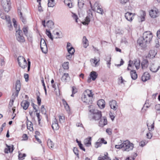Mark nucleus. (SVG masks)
<instances>
[{"instance_id": "f257e3e1", "label": "nucleus", "mask_w": 160, "mask_h": 160, "mask_svg": "<svg viewBox=\"0 0 160 160\" xmlns=\"http://www.w3.org/2000/svg\"><path fill=\"white\" fill-rule=\"evenodd\" d=\"M93 94L92 91L89 89L86 90L82 95V101L88 104H91L92 102Z\"/></svg>"}, {"instance_id": "f03ea898", "label": "nucleus", "mask_w": 160, "mask_h": 160, "mask_svg": "<svg viewBox=\"0 0 160 160\" xmlns=\"http://www.w3.org/2000/svg\"><path fill=\"white\" fill-rule=\"evenodd\" d=\"M115 147L117 149L122 148L123 151H129L133 149V145L129 141L126 140L120 145H116Z\"/></svg>"}, {"instance_id": "7ed1b4c3", "label": "nucleus", "mask_w": 160, "mask_h": 160, "mask_svg": "<svg viewBox=\"0 0 160 160\" xmlns=\"http://www.w3.org/2000/svg\"><path fill=\"white\" fill-rule=\"evenodd\" d=\"M21 87L20 81L19 80H17L16 83V92H14L12 95V98L13 99L11 100L9 102V107L10 109H11V108H12V107L13 105L14 100L15 98V97H17L18 95L19 92L20 90Z\"/></svg>"}, {"instance_id": "20e7f679", "label": "nucleus", "mask_w": 160, "mask_h": 160, "mask_svg": "<svg viewBox=\"0 0 160 160\" xmlns=\"http://www.w3.org/2000/svg\"><path fill=\"white\" fill-rule=\"evenodd\" d=\"M92 106H89L88 108L89 112L92 113V118L95 120H98L101 117V112L95 108L90 109V108Z\"/></svg>"}, {"instance_id": "39448f33", "label": "nucleus", "mask_w": 160, "mask_h": 160, "mask_svg": "<svg viewBox=\"0 0 160 160\" xmlns=\"http://www.w3.org/2000/svg\"><path fill=\"white\" fill-rule=\"evenodd\" d=\"M140 64V61L139 59H135L133 61L130 60L127 69L128 70H131L129 68V67L132 66H135L136 68L138 69L139 68Z\"/></svg>"}, {"instance_id": "423d86ee", "label": "nucleus", "mask_w": 160, "mask_h": 160, "mask_svg": "<svg viewBox=\"0 0 160 160\" xmlns=\"http://www.w3.org/2000/svg\"><path fill=\"white\" fill-rule=\"evenodd\" d=\"M1 5L6 12H8L10 8V0H1Z\"/></svg>"}, {"instance_id": "0eeeda50", "label": "nucleus", "mask_w": 160, "mask_h": 160, "mask_svg": "<svg viewBox=\"0 0 160 160\" xmlns=\"http://www.w3.org/2000/svg\"><path fill=\"white\" fill-rule=\"evenodd\" d=\"M18 61L19 66L22 68H25L27 67V61L23 56L18 57Z\"/></svg>"}, {"instance_id": "6e6552de", "label": "nucleus", "mask_w": 160, "mask_h": 160, "mask_svg": "<svg viewBox=\"0 0 160 160\" xmlns=\"http://www.w3.org/2000/svg\"><path fill=\"white\" fill-rule=\"evenodd\" d=\"M152 35V33L150 32H146L143 34V38L144 40L147 43H149L151 40Z\"/></svg>"}, {"instance_id": "1a4fd4ad", "label": "nucleus", "mask_w": 160, "mask_h": 160, "mask_svg": "<svg viewBox=\"0 0 160 160\" xmlns=\"http://www.w3.org/2000/svg\"><path fill=\"white\" fill-rule=\"evenodd\" d=\"M91 7L92 10L94 11H96L98 13H99L102 15L103 13V11L102 8H100L98 2H96L95 3L93 7L92 8L91 5Z\"/></svg>"}, {"instance_id": "9d476101", "label": "nucleus", "mask_w": 160, "mask_h": 160, "mask_svg": "<svg viewBox=\"0 0 160 160\" xmlns=\"http://www.w3.org/2000/svg\"><path fill=\"white\" fill-rule=\"evenodd\" d=\"M40 45L42 52L44 53H47L48 51V48L46 42L44 39L41 38Z\"/></svg>"}, {"instance_id": "9b49d317", "label": "nucleus", "mask_w": 160, "mask_h": 160, "mask_svg": "<svg viewBox=\"0 0 160 160\" xmlns=\"http://www.w3.org/2000/svg\"><path fill=\"white\" fill-rule=\"evenodd\" d=\"M16 35L17 39L18 41L21 42H25L24 38L22 35L21 30H18V31H17Z\"/></svg>"}, {"instance_id": "f8f14e48", "label": "nucleus", "mask_w": 160, "mask_h": 160, "mask_svg": "<svg viewBox=\"0 0 160 160\" xmlns=\"http://www.w3.org/2000/svg\"><path fill=\"white\" fill-rule=\"evenodd\" d=\"M160 68V66L157 63H152L150 65V70L153 72H157Z\"/></svg>"}, {"instance_id": "ddd939ff", "label": "nucleus", "mask_w": 160, "mask_h": 160, "mask_svg": "<svg viewBox=\"0 0 160 160\" xmlns=\"http://www.w3.org/2000/svg\"><path fill=\"white\" fill-rule=\"evenodd\" d=\"M149 13L150 16L152 18H155L158 16L159 12L157 9L154 8L153 9L151 10Z\"/></svg>"}, {"instance_id": "4468645a", "label": "nucleus", "mask_w": 160, "mask_h": 160, "mask_svg": "<svg viewBox=\"0 0 160 160\" xmlns=\"http://www.w3.org/2000/svg\"><path fill=\"white\" fill-rule=\"evenodd\" d=\"M135 15L134 13L127 12L125 13V17L127 20L131 22L134 19V16Z\"/></svg>"}, {"instance_id": "2eb2a0df", "label": "nucleus", "mask_w": 160, "mask_h": 160, "mask_svg": "<svg viewBox=\"0 0 160 160\" xmlns=\"http://www.w3.org/2000/svg\"><path fill=\"white\" fill-rule=\"evenodd\" d=\"M154 121L152 120H149L147 122V125L149 131H151L154 130Z\"/></svg>"}, {"instance_id": "dca6fc26", "label": "nucleus", "mask_w": 160, "mask_h": 160, "mask_svg": "<svg viewBox=\"0 0 160 160\" xmlns=\"http://www.w3.org/2000/svg\"><path fill=\"white\" fill-rule=\"evenodd\" d=\"M109 104L111 108L114 110L115 111L117 109L118 106L117 105V102L116 101L112 100L111 101H110Z\"/></svg>"}, {"instance_id": "f3484780", "label": "nucleus", "mask_w": 160, "mask_h": 160, "mask_svg": "<svg viewBox=\"0 0 160 160\" xmlns=\"http://www.w3.org/2000/svg\"><path fill=\"white\" fill-rule=\"evenodd\" d=\"M107 124V121L106 117H102L99 122V125L100 127H103Z\"/></svg>"}, {"instance_id": "a211bd4d", "label": "nucleus", "mask_w": 160, "mask_h": 160, "mask_svg": "<svg viewBox=\"0 0 160 160\" xmlns=\"http://www.w3.org/2000/svg\"><path fill=\"white\" fill-rule=\"evenodd\" d=\"M61 80L65 82H69L70 80V78L68 73H64L61 78Z\"/></svg>"}, {"instance_id": "6ab92c4d", "label": "nucleus", "mask_w": 160, "mask_h": 160, "mask_svg": "<svg viewBox=\"0 0 160 160\" xmlns=\"http://www.w3.org/2000/svg\"><path fill=\"white\" fill-rule=\"evenodd\" d=\"M137 43L140 46L142 47H144L146 45V42L144 40L143 37H141L139 38L137 41Z\"/></svg>"}, {"instance_id": "aec40b11", "label": "nucleus", "mask_w": 160, "mask_h": 160, "mask_svg": "<svg viewBox=\"0 0 160 160\" xmlns=\"http://www.w3.org/2000/svg\"><path fill=\"white\" fill-rule=\"evenodd\" d=\"M52 129L54 130H57L59 128V126L56 118H54L52 121Z\"/></svg>"}, {"instance_id": "412c9836", "label": "nucleus", "mask_w": 160, "mask_h": 160, "mask_svg": "<svg viewBox=\"0 0 160 160\" xmlns=\"http://www.w3.org/2000/svg\"><path fill=\"white\" fill-rule=\"evenodd\" d=\"M150 78V75L148 72L144 73L141 78L143 82H146L147 80H149Z\"/></svg>"}, {"instance_id": "4be33fe9", "label": "nucleus", "mask_w": 160, "mask_h": 160, "mask_svg": "<svg viewBox=\"0 0 160 160\" xmlns=\"http://www.w3.org/2000/svg\"><path fill=\"white\" fill-rule=\"evenodd\" d=\"M157 51L155 50H151L149 51L147 57L150 58H153L157 54Z\"/></svg>"}, {"instance_id": "5701e85b", "label": "nucleus", "mask_w": 160, "mask_h": 160, "mask_svg": "<svg viewBox=\"0 0 160 160\" xmlns=\"http://www.w3.org/2000/svg\"><path fill=\"white\" fill-rule=\"evenodd\" d=\"M140 15L139 16L138 19L141 22H142L145 20L146 13L145 12L143 11H141L140 12Z\"/></svg>"}, {"instance_id": "b1692460", "label": "nucleus", "mask_w": 160, "mask_h": 160, "mask_svg": "<svg viewBox=\"0 0 160 160\" xmlns=\"http://www.w3.org/2000/svg\"><path fill=\"white\" fill-rule=\"evenodd\" d=\"M90 61L93 67H96L97 65H98V63L99 61V59H97L95 58H94L91 59Z\"/></svg>"}, {"instance_id": "393cba45", "label": "nucleus", "mask_w": 160, "mask_h": 160, "mask_svg": "<svg viewBox=\"0 0 160 160\" xmlns=\"http://www.w3.org/2000/svg\"><path fill=\"white\" fill-rule=\"evenodd\" d=\"M29 105V102L28 101L25 100L23 101L21 103V105L23 109L26 110L27 109Z\"/></svg>"}, {"instance_id": "a878e982", "label": "nucleus", "mask_w": 160, "mask_h": 160, "mask_svg": "<svg viewBox=\"0 0 160 160\" xmlns=\"http://www.w3.org/2000/svg\"><path fill=\"white\" fill-rule=\"evenodd\" d=\"M105 102L103 99L99 100L97 102V104L100 108H103L105 107Z\"/></svg>"}, {"instance_id": "bb28decb", "label": "nucleus", "mask_w": 160, "mask_h": 160, "mask_svg": "<svg viewBox=\"0 0 160 160\" xmlns=\"http://www.w3.org/2000/svg\"><path fill=\"white\" fill-rule=\"evenodd\" d=\"M91 137H89L86 138L84 141V144L87 147H89L91 145Z\"/></svg>"}, {"instance_id": "cd10ccee", "label": "nucleus", "mask_w": 160, "mask_h": 160, "mask_svg": "<svg viewBox=\"0 0 160 160\" xmlns=\"http://www.w3.org/2000/svg\"><path fill=\"white\" fill-rule=\"evenodd\" d=\"M148 65V62L147 59H144L141 62V66L142 69L147 68Z\"/></svg>"}, {"instance_id": "c85d7f7f", "label": "nucleus", "mask_w": 160, "mask_h": 160, "mask_svg": "<svg viewBox=\"0 0 160 160\" xmlns=\"http://www.w3.org/2000/svg\"><path fill=\"white\" fill-rule=\"evenodd\" d=\"M47 26L50 29H52L54 28V24L51 20H49L47 22Z\"/></svg>"}, {"instance_id": "c756f323", "label": "nucleus", "mask_w": 160, "mask_h": 160, "mask_svg": "<svg viewBox=\"0 0 160 160\" xmlns=\"http://www.w3.org/2000/svg\"><path fill=\"white\" fill-rule=\"evenodd\" d=\"M130 74L132 79L135 80L137 78V74L135 70H131Z\"/></svg>"}, {"instance_id": "7c9ffc66", "label": "nucleus", "mask_w": 160, "mask_h": 160, "mask_svg": "<svg viewBox=\"0 0 160 160\" xmlns=\"http://www.w3.org/2000/svg\"><path fill=\"white\" fill-rule=\"evenodd\" d=\"M97 74L96 72L92 71L91 72L90 74V76L91 78L93 81L95 80L97 77Z\"/></svg>"}, {"instance_id": "2f4dec72", "label": "nucleus", "mask_w": 160, "mask_h": 160, "mask_svg": "<svg viewBox=\"0 0 160 160\" xmlns=\"http://www.w3.org/2000/svg\"><path fill=\"white\" fill-rule=\"evenodd\" d=\"M82 42L83 47L85 48H86L88 46V41L87 39L85 36H84L83 38Z\"/></svg>"}, {"instance_id": "473e14b6", "label": "nucleus", "mask_w": 160, "mask_h": 160, "mask_svg": "<svg viewBox=\"0 0 160 160\" xmlns=\"http://www.w3.org/2000/svg\"><path fill=\"white\" fill-rule=\"evenodd\" d=\"M27 127L28 129L30 131H32L33 130V125L31 122L28 121L27 122Z\"/></svg>"}, {"instance_id": "72a5a7b5", "label": "nucleus", "mask_w": 160, "mask_h": 160, "mask_svg": "<svg viewBox=\"0 0 160 160\" xmlns=\"http://www.w3.org/2000/svg\"><path fill=\"white\" fill-rule=\"evenodd\" d=\"M111 57L109 56H108L106 58V60H105L107 62L106 63L107 64V67L109 68H110V65L111 64Z\"/></svg>"}, {"instance_id": "f704fd0d", "label": "nucleus", "mask_w": 160, "mask_h": 160, "mask_svg": "<svg viewBox=\"0 0 160 160\" xmlns=\"http://www.w3.org/2000/svg\"><path fill=\"white\" fill-rule=\"evenodd\" d=\"M62 102L65 108V109L67 111L69 110V106L68 103H67V102L65 101V99H63L62 100Z\"/></svg>"}, {"instance_id": "c9c22d12", "label": "nucleus", "mask_w": 160, "mask_h": 160, "mask_svg": "<svg viewBox=\"0 0 160 160\" xmlns=\"http://www.w3.org/2000/svg\"><path fill=\"white\" fill-rule=\"evenodd\" d=\"M54 0H48V6L50 7H53L55 5Z\"/></svg>"}, {"instance_id": "e433bc0d", "label": "nucleus", "mask_w": 160, "mask_h": 160, "mask_svg": "<svg viewBox=\"0 0 160 160\" xmlns=\"http://www.w3.org/2000/svg\"><path fill=\"white\" fill-rule=\"evenodd\" d=\"M90 21V18L87 16L85 18V21L82 22V23L84 25H88Z\"/></svg>"}, {"instance_id": "4c0bfd02", "label": "nucleus", "mask_w": 160, "mask_h": 160, "mask_svg": "<svg viewBox=\"0 0 160 160\" xmlns=\"http://www.w3.org/2000/svg\"><path fill=\"white\" fill-rule=\"evenodd\" d=\"M47 144L48 147L50 148H52L54 146V143L51 141V140L49 139L48 140Z\"/></svg>"}, {"instance_id": "58836bf2", "label": "nucleus", "mask_w": 160, "mask_h": 160, "mask_svg": "<svg viewBox=\"0 0 160 160\" xmlns=\"http://www.w3.org/2000/svg\"><path fill=\"white\" fill-rule=\"evenodd\" d=\"M64 3L65 4L67 5V6L69 8H71L72 7V4L71 1L70 0H64Z\"/></svg>"}, {"instance_id": "ea45409f", "label": "nucleus", "mask_w": 160, "mask_h": 160, "mask_svg": "<svg viewBox=\"0 0 160 160\" xmlns=\"http://www.w3.org/2000/svg\"><path fill=\"white\" fill-rule=\"evenodd\" d=\"M26 156V154L25 153L22 154L20 153H19L18 155V159L19 160H22L24 158V157Z\"/></svg>"}, {"instance_id": "a19ab883", "label": "nucleus", "mask_w": 160, "mask_h": 160, "mask_svg": "<svg viewBox=\"0 0 160 160\" xmlns=\"http://www.w3.org/2000/svg\"><path fill=\"white\" fill-rule=\"evenodd\" d=\"M46 33L47 35L48 36V37L52 40H53V37L52 36V34L50 32L49 30L46 29Z\"/></svg>"}, {"instance_id": "79ce46f5", "label": "nucleus", "mask_w": 160, "mask_h": 160, "mask_svg": "<svg viewBox=\"0 0 160 160\" xmlns=\"http://www.w3.org/2000/svg\"><path fill=\"white\" fill-rule=\"evenodd\" d=\"M78 5L80 8H82L84 5V1L82 0H78Z\"/></svg>"}, {"instance_id": "37998d69", "label": "nucleus", "mask_w": 160, "mask_h": 160, "mask_svg": "<svg viewBox=\"0 0 160 160\" xmlns=\"http://www.w3.org/2000/svg\"><path fill=\"white\" fill-rule=\"evenodd\" d=\"M6 146L9 151V152H12L14 150V147L13 145H12L11 146H9L6 144Z\"/></svg>"}, {"instance_id": "c03bdc74", "label": "nucleus", "mask_w": 160, "mask_h": 160, "mask_svg": "<svg viewBox=\"0 0 160 160\" xmlns=\"http://www.w3.org/2000/svg\"><path fill=\"white\" fill-rule=\"evenodd\" d=\"M0 17L2 19H5L6 21H9L10 20V18L8 16H5L2 13V15L0 16Z\"/></svg>"}, {"instance_id": "a18cd8bd", "label": "nucleus", "mask_w": 160, "mask_h": 160, "mask_svg": "<svg viewBox=\"0 0 160 160\" xmlns=\"http://www.w3.org/2000/svg\"><path fill=\"white\" fill-rule=\"evenodd\" d=\"M23 32L24 34L27 36L28 31V28L27 26H24L22 29Z\"/></svg>"}, {"instance_id": "49530a36", "label": "nucleus", "mask_w": 160, "mask_h": 160, "mask_svg": "<svg viewBox=\"0 0 160 160\" xmlns=\"http://www.w3.org/2000/svg\"><path fill=\"white\" fill-rule=\"evenodd\" d=\"M68 52L69 54H73L75 52L74 48L73 47H70V48L68 49Z\"/></svg>"}, {"instance_id": "de8ad7c7", "label": "nucleus", "mask_w": 160, "mask_h": 160, "mask_svg": "<svg viewBox=\"0 0 160 160\" xmlns=\"http://www.w3.org/2000/svg\"><path fill=\"white\" fill-rule=\"evenodd\" d=\"M68 64V62H64L62 64V67L65 69H68L69 68Z\"/></svg>"}, {"instance_id": "09e8293b", "label": "nucleus", "mask_w": 160, "mask_h": 160, "mask_svg": "<svg viewBox=\"0 0 160 160\" xmlns=\"http://www.w3.org/2000/svg\"><path fill=\"white\" fill-rule=\"evenodd\" d=\"M20 14L21 15L20 18L21 20L22 21L23 23H25L26 22V18L22 16V13L21 12H20Z\"/></svg>"}, {"instance_id": "8fccbe9b", "label": "nucleus", "mask_w": 160, "mask_h": 160, "mask_svg": "<svg viewBox=\"0 0 160 160\" xmlns=\"http://www.w3.org/2000/svg\"><path fill=\"white\" fill-rule=\"evenodd\" d=\"M40 110L42 114H45L46 113V109L44 107V105L42 106Z\"/></svg>"}, {"instance_id": "3c124183", "label": "nucleus", "mask_w": 160, "mask_h": 160, "mask_svg": "<svg viewBox=\"0 0 160 160\" xmlns=\"http://www.w3.org/2000/svg\"><path fill=\"white\" fill-rule=\"evenodd\" d=\"M15 108H16L15 107H14L13 108H11V109H10V112H13V115L14 114V115L13 116V117L12 118V119H13L15 117V115H16V114L14 113L15 112V110H16Z\"/></svg>"}, {"instance_id": "603ef678", "label": "nucleus", "mask_w": 160, "mask_h": 160, "mask_svg": "<svg viewBox=\"0 0 160 160\" xmlns=\"http://www.w3.org/2000/svg\"><path fill=\"white\" fill-rule=\"evenodd\" d=\"M99 142H100V143H101V144H102V143H104V144H106L107 143V142L105 141L103 138H101V139H99L98 140Z\"/></svg>"}, {"instance_id": "864d4df0", "label": "nucleus", "mask_w": 160, "mask_h": 160, "mask_svg": "<svg viewBox=\"0 0 160 160\" xmlns=\"http://www.w3.org/2000/svg\"><path fill=\"white\" fill-rule=\"evenodd\" d=\"M59 120L60 122H63L64 120V117L63 115H60L59 117Z\"/></svg>"}, {"instance_id": "5fc2aeb1", "label": "nucleus", "mask_w": 160, "mask_h": 160, "mask_svg": "<svg viewBox=\"0 0 160 160\" xmlns=\"http://www.w3.org/2000/svg\"><path fill=\"white\" fill-rule=\"evenodd\" d=\"M147 143V142L145 140L141 142H140L139 145L140 146H141L142 147H143Z\"/></svg>"}, {"instance_id": "6e6d98bb", "label": "nucleus", "mask_w": 160, "mask_h": 160, "mask_svg": "<svg viewBox=\"0 0 160 160\" xmlns=\"http://www.w3.org/2000/svg\"><path fill=\"white\" fill-rule=\"evenodd\" d=\"M37 99L38 101V104L39 106L41 105V99L39 96H37Z\"/></svg>"}, {"instance_id": "4d7b16f0", "label": "nucleus", "mask_w": 160, "mask_h": 160, "mask_svg": "<svg viewBox=\"0 0 160 160\" xmlns=\"http://www.w3.org/2000/svg\"><path fill=\"white\" fill-rule=\"evenodd\" d=\"M101 145L102 144H101V143H100V142H99L98 141L95 143V147L96 148H97L98 147H100Z\"/></svg>"}, {"instance_id": "13d9d810", "label": "nucleus", "mask_w": 160, "mask_h": 160, "mask_svg": "<svg viewBox=\"0 0 160 160\" xmlns=\"http://www.w3.org/2000/svg\"><path fill=\"white\" fill-rule=\"evenodd\" d=\"M73 151L75 154L77 156L78 155V152L77 148H74L73 149Z\"/></svg>"}, {"instance_id": "bf43d9fd", "label": "nucleus", "mask_w": 160, "mask_h": 160, "mask_svg": "<svg viewBox=\"0 0 160 160\" xmlns=\"http://www.w3.org/2000/svg\"><path fill=\"white\" fill-rule=\"evenodd\" d=\"M7 21L8 23V26L9 28V30H11L12 29V26L11 25V22H10V20L9 21Z\"/></svg>"}, {"instance_id": "052dcab7", "label": "nucleus", "mask_w": 160, "mask_h": 160, "mask_svg": "<svg viewBox=\"0 0 160 160\" xmlns=\"http://www.w3.org/2000/svg\"><path fill=\"white\" fill-rule=\"evenodd\" d=\"M119 2L122 4H124L127 2L128 0H119Z\"/></svg>"}, {"instance_id": "680f3d73", "label": "nucleus", "mask_w": 160, "mask_h": 160, "mask_svg": "<svg viewBox=\"0 0 160 160\" xmlns=\"http://www.w3.org/2000/svg\"><path fill=\"white\" fill-rule=\"evenodd\" d=\"M72 17L75 20L76 22H78V16L75 14L73 13V15Z\"/></svg>"}, {"instance_id": "e2e57ef3", "label": "nucleus", "mask_w": 160, "mask_h": 160, "mask_svg": "<svg viewBox=\"0 0 160 160\" xmlns=\"http://www.w3.org/2000/svg\"><path fill=\"white\" fill-rule=\"evenodd\" d=\"M106 132L109 135H110L112 134V130L110 128L107 129H106Z\"/></svg>"}, {"instance_id": "0e129e2a", "label": "nucleus", "mask_w": 160, "mask_h": 160, "mask_svg": "<svg viewBox=\"0 0 160 160\" xmlns=\"http://www.w3.org/2000/svg\"><path fill=\"white\" fill-rule=\"evenodd\" d=\"M155 46L156 48H158L159 46V41L158 39H156L155 40Z\"/></svg>"}, {"instance_id": "69168bd1", "label": "nucleus", "mask_w": 160, "mask_h": 160, "mask_svg": "<svg viewBox=\"0 0 160 160\" xmlns=\"http://www.w3.org/2000/svg\"><path fill=\"white\" fill-rule=\"evenodd\" d=\"M147 138L148 139H151L152 137V135L151 133L150 132L146 134Z\"/></svg>"}, {"instance_id": "338daca9", "label": "nucleus", "mask_w": 160, "mask_h": 160, "mask_svg": "<svg viewBox=\"0 0 160 160\" xmlns=\"http://www.w3.org/2000/svg\"><path fill=\"white\" fill-rule=\"evenodd\" d=\"M24 78H25V81L26 82H27L28 80V75L27 74H24Z\"/></svg>"}, {"instance_id": "774afa93", "label": "nucleus", "mask_w": 160, "mask_h": 160, "mask_svg": "<svg viewBox=\"0 0 160 160\" xmlns=\"http://www.w3.org/2000/svg\"><path fill=\"white\" fill-rule=\"evenodd\" d=\"M107 156L105 155V156L99 157L98 158V160H104L106 158Z\"/></svg>"}]
</instances>
